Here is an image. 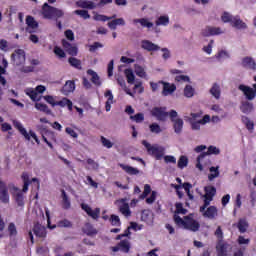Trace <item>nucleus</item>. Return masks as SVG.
Listing matches in <instances>:
<instances>
[{
	"instance_id": "33",
	"label": "nucleus",
	"mask_w": 256,
	"mask_h": 256,
	"mask_svg": "<svg viewBox=\"0 0 256 256\" xmlns=\"http://www.w3.org/2000/svg\"><path fill=\"white\" fill-rule=\"evenodd\" d=\"M120 25V26H125V19L123 18H117V19H114L110 22H108V27L109 29H111L112 31H115V29H117V26Z\"/></svg>"
},
{
	"instance_id": "25",
	"label": "nucleus",
	"mask_w": 256,
	"mask_h": 256,
	"mask_svg": "<svg viewBox=\"0 0 256 256\" xmlns=\"http://www.w3.org/2000/svg\"><path fill=\"white\" fill-rule=\"evenodd\" d=\"M171 187H173L176 190V192L183 188L187 193L189 199H193V195L191 194V189L193 185H191V183H184L182 186L177 184H171Z\"/></svg>"
},
{
	"instance_id": "45",
	"label": "nucleus",
	"mask_w": 256,
	"mask_h": 256,
	"mask_svg": "<svg viewBox=\"0 0 256 256\" xmlns=\"http://www.w3.org/2000/svg\"><path fill=\"white\" fill-rule=\"evenodd\" d=\"M87 74L90 75L91 81L94 83V85H101V79L99 78V75H97V72L88 70Z\"/></svg>"
},
{
	"instance_id": "40",
	"label": "nucleus",
	"mask_w": 256,
	"mask_h": 256,
	"mask_svg": "<svg viewBox=\"0 0 256 256\" xmlns=\"http://www.w3.org/2000/svg\"><path fill=\"white\" fill-rule=\"evenodd\" d=\"M242 123L245 125V127L250 131V133H253V129H255V123L247 117V116H242Z\"/></svg>"
},
{
	"instance_id": "38",
	"label": "nucleus",
	"mask_w": 256,
	"mask_h": 256,
	"mask_svg": "<svg viewBox=\"0 0 256 256\" xmlns=\"http://www.w3.org/2000/svg\"><path fill=\"white\" fill-rule=\"evenodd\" d=\"M75 91V83L73 81H67L62 88V92L64 95L68 93H73Z\"/></svg>"
},
{
	"instance_id": "32",
	"label": "nucleus",
	"mask_w": 256,
	"mask_h": 256,
	"mask_svg": "<svg viewBox=\"0 0 256 256\" xmlns=\"http://www.w3.org/2000/svg\"><path fill=\"white\" fill-rule=\"evenodd\" d=\"M54 10H55V8L49 6V4L45 3L42 8L44 17L46 19H53V13H55Z\"/></svg>"
},
{
	"instance_id": "53",
	"label": "nucleus",
	"mask_w": 256,
	"mask_h": 256,
	"mask_svg": "<svg viewBox=\"0 0 256 256\" xmlns=\"http://www.w3.org/2000/svg\"><path fill=\"white\" fill-rule=\"evenodd\" d=\"M221 19L223 23H230V25H232L235 16L231 15V13L229 12H223V14L221 15Z\"/></svg>"
},
{
	"instance_id": "44",
	"label": "nucleus",
	"mask_w": 256,
	"mask_h": 256,
	"mask_svg": "<svg viewBox=\"0 0 256 256\" xmlns=\"http://www.w3.org/2000/svg\"><path fill=\"white\" fill-rule=\"evenodd\" d=\"M56 105L59 107H67L70 111H73V102L67 98H63L62 100L58 101Z\"/></svg>"
},
{
	"instance_id": "54",
	"label": "nucleus",
	"mask_w": 256,
	"mask_h": 256,
	"mask_svg": "<svg viewBox=\"0 0 256 256\" xmlns=\"http://www.w3.org/2000/svg\"><path fill=\"white\" fill-rule=\"evenodd\" d=\"M175 81H176V83H190L191 78H189V76H187V75L178 74L175 77Z\"/></svg>"
},
{
	"instance_id": "28",
	"label": "nucleus",
	"mask_w": 256,
	"mask_h": 256,
	"mask_svg": "<svg viewBox=\"0 0 256 256\" xmlns=\"http://www.w3.org/2000/svg\"><path fill=\"white\" fill-rule=\"evenodd\" d=\"M62 45L65 51H67L69 55H72V56L77 55V47L71 45V43H69L67 40H62Z\"/></svg>"
},
{
	"instance_id": "52",
	"label": "nucleus",
	"mask_w": 256,
	"mask_h": 256,
	"mask_svg": "<svg viewBox=\"0 0 256 256\" xmlns=\"http://www.w3.org/2000/svg\"><path fill=\"white\" fill-rule=\"evenodd\" d=\"M249 227V223H247V220L240 219L237 228L239 229L240 233H245L247 231V228Z\"/></svg>"
},
{
	"instance_id": "58",
	"label": "nucleus",
	"mask_w": 256,
	"mask_h": 256,
	"mask_svg": "<svg viewBox=\"0 0 256 256\" xmlns=\"http://www.w3.org/2000/svg\"><path fill=\"white\" fill-rule=\"evenodd\" d=\"M189 124H190L192 131H201V125H203L201 123V120H196V121L192 120L191 122H189Z\"/></svg>"
},
{
	"instance_id": "42",
	"label": "nucleus",
	"mask_w": 256,
	"mask_h": 256,
	"mask_svg": "<svg viewBox=\"0 0 256 256\" xmlns=\"http://www.w3.org/2000/svg\"><path fill=\"white\" fill-rule=\"evenodd\" d=\"M209 171H210V174L208 175L209 181H213L214 179H217V177H219V175L221 174L219 172V166H216V167L212 166L210 167Z\"/></svg>"
},
{
	"instance_id": "23",
	"label": "nucleus",
	"mask_w": 256,
	"mask_h": 256,
	"mask_svg": "<svg viewBox=\"0 0 256 256\" xmlns=\"http://www.w3.org/2000/svg\"><path fill=\"white\" fill-rule=\"evenodd\" d=\"M231 27H234V29H239L240 31H245V29H247V23L243 22L239 15H236L232 20Z\"/></svg>"
},
{
	"instance_id": "2",
	"label": "nucleus",
	"mask_w": 256,
	"mask_h": 256,
	"mask_svg": "<svg viewBox=\"0 0 256 256\" xmlns=\"http://www.w3.org/2000/svg\"><path fill=\"white\" fill-rule=\"evenodd\" d=\"M142 145L147 149L148 155H151L152 157H155L157 161H161L165 155V147L159 145V144H153L151 145L147 140L142 141Z\"/></svg>"
},
{
	"instance_id": "49",
	"label": "nucleus",
	"mask_w": 256,
	"mask_h": 256,
	"mask_svg": "<svg viewBox=\"0 0 256 256\" xmlns=\"http://www.w3.org/2000/svg\"><path fill=\"white\" fill-rule=\"evenodd\" d=\"M134 71L138 77L145 78L147 77V72H145V68H143L141 65L136 64L134 66Z\"/></svg>"
},
{
	"instance_id": "24",
	"label": "nucleus",
	"mask_w": 256,
	"mask_h": 256,
	"mask_svg": "<svg viewBox=\"0 0 256 256\" xmlns=\"http://www.w3.org/2000/svg\"><path fill=\"white\" fill-rule=\"evenodd\" d=\"M170 23L169 15L164 14L160 15L155 20V26L156 27H167Z\"/></svg>"
},
{
	"instance_id": "13",
	"label": "nucleus",
	"mask_w": 256,
	"mask_h": 256,
	"mask_svg": "<svg viewBox=\"0 0 256 256\" xmlns=\"http://www.w3.org/2000/svg\"><path fill=\"white\" fill-rule=\"evenodd\" d=\"M152 117H155L157 121H167L169 113L165 111V108L155 107L151 110Z\"/></svg>"
},
{
	"instance_id": "47",
	"label": "nucleus",
	"mask_w": 256,
	"mask_h": 256,
	"mask_svg": "<svg viewBox=\"0 0 256 256\" xmlns=\"http://www.w3.org/2000/svg\"><path fill=\"white\" fill-rule=\"evenodd\" d=\"M117 82L127 95H130V97H135V94H133L131 90L127 88V85L125 84V80L123 78H118Z\"/></svg>"
},
{
	"instance_id": "10",
	"label": "nucleus",
	"mask_w": 256,
	"mask_h": 256,
	"mask_svg": "<svg viewBox=\"0 0 256 256\" xmlns=\"http://www.w3.org/2000/svg\"><path fill=\"white\" fill-rule=\"evenodd\" d=\"M246 100H242L240 102V111L241 113H244V115H251V113H253V111H255V105L253 104V100H248L247 98H245Z\"/></svg>"
},
{
	"instance_id": "12",
	"label": "nucleus",
	"mask_w": 256,
	"mask_h": 256,
	"mask_svg": "<svg viewBox=\"0 0 256 256\" xmlns=\"http://www.w3.org/2000/svg\"><path fill=\"white\" fill-rule=\"evenodd\" d=\"M225 31H223L219 27L207 26L201 31L202 37H211L213 35H223Z\"/></svg>"
},
{
	"instance_id": "20",
	"label": "nucleus",
	"mask_w": 256,
	"mask_h": 256,
	"mask_svg": "<svg viewBox=\"0 0 256 256\" xmlns=\"http://www.w3.org/2000/svg\"><path fill=\"white\" fill-rule=\"evenodd\" d=\"M0 201L6 204L9 203V190L3 181H0Z\"/></svg>"
},
{
	"instance_id": "56",
	"label": "nucleus",
	"mask_w": 256,
	"mask_h": 256,
	"mask_svg": "<svg viewBox=\"0 0 256 256\" xmlns=\"http://www.w3.org/2000/svg\"><path fill=\"white\" fill-rule=\"evenodd\" d=\"M43 99H44V101H46V103H48L52 107L57 106L58 101L56 100V97L51 96V95H46V96H43Z\"/></svg>"
},
{
	"instance_id": "41",
	"label": "nucleus",
	"mask_w": 256,
	"mask_h": 256,
	"mask_svg": "<svg viewBox=\"0 0 256 256\" xmlns=\"http://www.w3.org/2000/svg\"><path fill=\"white\" fill-rule=\"evenodd\" d=\"M83 231L89 237H93V235H97V229L93 227V225L87 223L83 227Z\"/></svg>"
},
{
	"instance_id": "34",
	"label": "nucleus",
	"mask_w": 256,
	"mask_h": 256,
	"mask_svg": "<svg viewBox=\"0 0 256 256\" xmlns=\"http://www.w3.org/2000/svg\"><path fill=\"white\" fill-rule=\"evenodd\" d=\"M210 94L216 99H221V86L217 83H214L210 88Z\"/></svg>"
},
{
	"instance_id": "3",
	"label": "nucleus",
	"mask_w": 256,
	"mask_h": 256,
	"mask_svg": "<svg viewBox=\"0 0 256 256\" xmlns=\"http://www.w3.org/2000/svg\"><path fill=\"white\" fill-rule=\"evenodd\" d=\"M47 91V87L38 85L35 88L28 87L24 89L25 95L31 99V101H41V95Z\"/></svg>"
},
{
	"instance_id": "18",
	"label": "nucleus",
	"mask_w": 256,
	"mask_h": 256,
	"mask_svg": "<svg viewBox=\"0 0 256 256\" xmlns=\"http://www.w3.org/2000/svg\"><path fill=\"white\" fill-rule=\"evenodd\" d=\"M141 47L148 52H154V51H160L161 47L155 43H153L151 40H142L141 41Z\"/></svg>"
},
{
	"instance_id": "31",
	"label": "nucleus",
	"mask_w": 256,
	"mask_h": 256,
	"mask_svg": "<svg viewBox=\"0 0 256 256\" xmlns=\"http://www.w3.org/2000/svg\"><path fill=\"white\" fill-rule=\"evenodd\" d=\"M119 167H121V169H123L125 171V173H127V175H139L140 171L139 169L132 167L130 165L127 164H118Z\"/></svg>"
},
{
	"instance_id": "61",
	"label": "nucleus",
	"mask_w": 256,
	"mask_h": 256,
	"mask_svg": "<svg viewBox=\"0 0 256 256\" xmlns=\"http://www.w3.org/2000/svg\"><path fill=\"white\" fill-rule=\"evenodd\" d=\"M130 119L135 121V123H143V121H145V115H143V113H138L134 116H130Z\"/></svg>"
},
{
	"instance_id": "17",
	"label": "nucleus",
	"mask_w": 256,
	"mask_h": 256,
	"mask_svg": "<svg viewBox=\"0 0 256 256\" xmlns=\"http://www.w3.org/2000/svg\"><path fill=\"white\" fill-rule=\"evenodd\" d=\"M159 83L163 85V88H162L163 97H169V95H173L174 91H177V86H175V84H171L165 81H159Z\"/></svg>"
},
{
	"instance_id": "46",
	"label": "nucleus",
	"mask_w": 256,
	"mask_h": 256,
	"mask_svg": "<svg viewBox=\"0 0 256 256\" xmlns=\"http://www.w3.org/2000/svg\"><path fill=\"white\" fill-rule=\"evenodd\" d=\"M124 75L126 76L127 82L130 85H133V83H135V74L133 73L132 69H126L124 71Z\"/></svg>"
},
{
	"instance_id": "43",
	"label": "nucleus",
	"mask_w": 256,
	"mask_h": 256,
	"mask_svg": "<svg viewBox=\"0 0 256 256\" xmlns=\"http://www.w3.org/2000/svg\"><path fill=\"white\" fill-rule=\"evenodd\" d=\"M184 97H187V99H191V97L195 96V88L191 85H186L183 90Z\"/></svg>"
},
{
	"instance_id": "15",
	"label": "nucleus",
	"mask_w": 256,
	"mask_h": 256,
	"mask_svg": "<svg viewBox=\"0 0 256 256\" xmlns=\"http://www.w3.org/2000/svg\"><path fill=\"white\" fill-rule=\"evenodd\" d=\"M211 160H209V156L206 152L201 153L197 157L196 169L203 171L204 167L209 165Z\"/></svg>"
},
{
	"instance_id": "35",
	"label": "nucleus",
	"mask_w": 256,
	"mask_h": 256,
	"mask_svg": "<svg viewBox=\"0 0 256 256\" xmlns=\"http://www.w3.org/2000/svg\"><path fill=\"white\" fill-rule=\"evenodd\" d=\"M242 65H243V67H246L247 69H252V70L256 69L255 60H253V58H251V57L243 58Z\"/></svg>"
},
{
	"instance_id": "16",
	"label": "nucleus",
	"mask_w": 256,
	"mask_h": 256,
	"mask_svg": "<svg viewBox=\"0 0 256 256\" xmlns=\"http://www.w3.org/2000/svg\"><path fill=\"white\" fill-rule=\"evenodd\" d=\"M81 208L92 219H99V215L101 214V209L100 208H95L93 210V209H91V206H89V204H86V203H82Z\"/></svg>"
},
{
	"instance_id": "62",
	"label": "nucleus",
	"mask_w": 256,
	"mask_h": 256,
	"mask_svg": "<svg viewBox=\"0 0 256 256\" xmlns=\"http://www.w3.org/2000/svg\"><path fill=\"white\" fill-rule=\"evenodd\" d=\"M100 141H101L103 147H106V149H111V147H113V142H111V140L105 138V136H101Z\"/></svg>"
},
{
	"instance_id": "37",
	"label": "nucleus",
	"mask_w": 256,
	"mask_h": 256,
	"mask_svg": "<svg viewBox=\"0 0 256 256\" xmlns=\"http://www.w3.org/2000/svg\"><path fill=\"white\" fill-rule=\"evenodd\" d=\"M141 219L147 223V225H151L153 223V213L149 210H145L142 212Z\"/></svg>"
},
{
	"instance_id": "64",
	"label": "nucleus",
	"mask_w": 256,
	"mask_h": 256,
	"mask_svg": "<svg viewBox=\"0 0 256 256\" xmlns=\"http://www.w3.org/2000/svg\"><path fill=\"white\" fill-rule=\"evenodd\" d=\"M73 224H71V221L67 220V219H64V220H60L58 223H57V226L58 227H65V228H69V227H72Z\"/></svg>"
},
{
	"instance_id": "57",
	"label": "nucleus",
	"mask_w": 256,
	"mask_h": 256,
	"mask_svg": "<svg viewBox=\"0 0 256 256\" xmlns=\"http://www.w3.org/2000/svg\"><path fill=\"white\" fill-rule=\"evenodd\" d=\"M115 17H116L115 15L112 16V17H107L105 15L96 14V15L93 16V19H94V21H103V22H105V21H111V19H115Z\"/></svg>"
},
{
	"instance_id": "14",
	"label": "nucleus",
	"mask_w": 256,
	"mask_h": 256,
	"mask_svg": "<svg viewBox=\"0 0 256 256\" xmlns=\"http://www.w3.org/2000/svg\"><path fill=\"white\" fill-rule=\"evenodd\" d=\"M130 249L131 242H129V240H122L116 246L111 248L113 253H117V251H122V253H129Z\"/></svg>"
},
{
	"instance_id": "5",
	"label": "nucleus",
	"mask_w": 256,
	"mask_h": 256,
	"mask_svg": "<svg viewBox=\"0 0 256 256\" xmlns=\"http://www.w3.org/2000/svg\"><path fill=\"white\" fill-rule=\"evenodd\" d=\"M238 91H240L248 101H255L256 99V83L251 86L245 84L238 85Z\"/></svg>"
},
{
	"instance_id": "21",
	"label": "nucleus",
	"mask_w": 256,
	"mask_h": 256,
	"mask_svg": "<svg viewBox=\"0 0 256 256\" xmlns=\"http://www.w3.org/2000/svg\"><path fill=\"white\" fill-rule=\"evenodd\" d=\"M133 25H140L141 27H145L146 29H152L155 26L149 18H136L132 21Z\"/></svg>"
},
{
	"instance_id": "60",
	"label": "nucleus",
	"mask_w": 256,
	"mask_h": 256,
	"mask_svg": "<svg viewBox=\"0 0 256 256\" xmlns=\"http://www.w3.org/2000/svg\"><path fill=\"white\" fill-rule=\"evenodd\" d=\"M229 57H230L229 52H227L225 50H221L216 55V59H218L219 61H225V59H229Z\"/></svg>"
},
{
	"instance_id": "36",
	"label": "nucleus",
	"mask_w": 256,
	"mask_h": 256,
	"mask_svg": "<svg viewBox=\"0 0 256 256\" xmlns=\"http://www.w3.org/2000/svg\"><path fill=\"white\" fill-rule=\"evenodd\" d=\"M76 5L82 9H95V3L89 0H80L76 2Z\"/></svg>"
},
{
	"instance_id": "9",
	"label": "nucleus",
	"mask_w": 256,
	"mask_h": 256,
	"mask_svg": "<svg viewBox=\"0 0 256 256\" xmlns=\"http://www.w3.org/2000/svg\"><path fill=\"white\" fill-rule=\"evenodd\" d=\"M205 195H203L205 207H209L211 205V202L213 201V197H215V194L217 193V189L213 186H206L204 188Z\"/></svg>"
},
{
	"instance_id": "39",
	"label": "nucleus",
	"mask_w": 256,
	"mask_h": 256,
	"mask_svg": "<svg viewBox=\"0 0 256 256\" xmlns=\"http://www.w3.org/2000/svg\"><path fill=\"white\" fill-rule=\"evenodd\" d=\"M61 197H62V207L64 209H71V200H69V196H67V192L65 190L61 191Z\"/></svg>"
},
{
	"instance_id": "7",
	"label": "nucleus",
	"mask_w": 256,
	"mask_h": 256,
	"mask_svg": "<svg viewBox=\"0 0 256 256\" xmlns=\"http://www.w3.org/2000/svg\"><path fill=\"white\" fill-rule=\"evenodd\" d=\"M25 50H15L11 55V61L13 65L16 67H21V65H25Z\"/></svg>"
},
{
	"instance_id": "51",
	"label": "nucleus",
	"mask_w": 256,
	"mask_h": 256,
	"mask_svg": "<svg viewBox=\"0 0 256 256\" xmlns=\"http://www.w3.org/2000/svg\"><path fill=\"white\" fill-rule=\"evenodd\" d=\"M150 133H155V135H159V133H163V128L158 123H152L149 125Z\"/></svg>"
},
{
	"instance_id": "11",
	"label": "nucleus",
	"mask_w": 256,
	"mask_h": 256,
	"mask_svg": "<svg viewBox=\"0 0 256 256\" xmlns=\"http://www.w3.org/2000/svg\"><path fill=\"white\" fill-rule=\"evenodd\" d=\"M207 206L200 207V213H203V216L206 217L207 219H215V217H217V215H219V210L217 209V207L215 206H210L208 207L206 210Z\"/></svg>"
},
{
	"instance_id": "19",
	"label": "nucleus",
	"mask_w": 256,
	"mask_h": 256,
	"mask_svg": "<svg viewBox=\"0 0 256 256\" xmlns=\"http://www.w3.org/2000/svg\"><path fill=\"white\" fill-rule=\"evenodd\" d=\"M129 229H133V231H141V229H143V225H139L137 222H131L128 229L123 234L118 235L116 240L119 241L122 237H129L131 235Z\"/></svg>"
},
{
	"instance_id": "27",
	"label": "nucleus",
	"mask_w": 256,
	"mask_h": 256,
	"mask_svg": "<svg viewBox=\"0 0 256 256\" xmlns=\"http://www.w3.org/2000/svg\"><path fill=\"white\" fill-rule=\"evenodd\" d=\"M33 233L34 235H36V237H40V238L47 237V229L41 224H36L34 226Z\"/></svg>"
},
{
	"instance_id": "55",
	"label": "nucleus",
	"mask_w": 256,
	"mask_h": 256,
	"mask_svg": "<svg viewBox=\"0 0 256 256\" xmlns=\"http://www.w3.org/2000/svg\"><path fill=\"white\" fill-rule=\"evenodd\" d=\"M189 165V159L187 156H181L178 160V167L179 169H185Z\"/></svg>"
},
{
	"instance_id": "1",
	"label": "nucleus",
	"mask_w": 256,
	"mask_h": 256,
	"mask_svg": "<svg viewBox=\"0 0 256 256\" xmlns=\"http://www.w3.org/2000/svg\"><path fill=\"white\" fill-rule=\"evenodd\" d=\"M187 210L183 208V204H176V211L174 214V223L180 229H187L188 231H199V222L193 219V215L185 216L181 218L179 215H185Z\"/></svg>"
},
{
	"instance_id": "22",
	"label": "nucleus",
	"mask_w": 256,
	"mask_h": 256,
	"mask_svg": "<svg viewBox=\"0 0 256 256\" xmlns=\"http://www.w3.org/2000/svg\"><path fill=\"white\" fill-rule=\"evenodd\" d=\"M26 25H27L26 31L28 33H35V31H37V27H39V23L35 21V18H33V16H27Z\"/></svg>"
},
{
	"instance_id": "29",
	"label": "nucleus",
	"mask_w": 256,
	"mask_h": 256,
	"mask_svg": "<svg viewBox=\"0 0 256 256\" xmlns=\"http://www.w3.org/2000/svg\"><path fill=\"white\" fill-rule=\"evenodd\" d=\"M104 96L106 97L107 101L105 103V109L107 112L111 111V105H113L114 101V96H113V92H111V90H106V92L104 93Z\"/></svg>"
},
{
	"instance_id": "59",
	"label": "nucleus",
	"mask_w": 256,
	"mask_h": 256,
	"mask_svg": "<svg viewBox=\"0 0 256 256\" xmlns=\"http://www.w3.org/2000/svg\"><path fill=\"white\" fill-rule=\"evenodd\" d=\"M110 223L111 225H113L114 227H119L121 225V219L119 218V216L112 214L110 216Z\"/></svg>"
},
{
	"instance_id": "8",
	"label": "nucleus",
	"mask_w": 256,
	"mask_h": 256,
	"mask_svg": "<svg viewBox=\"0 0 256 256\" xmlns=\"http://www.w3.org/2000/svg\"><path fill=\"white\" fill-rule=\"evenodd\" d=\"M115 205L118 206V210L124 217H131V208H129L127 198L116 200Z\"/></svg>"
},
{
	"instance_id": "26",
	"label": "nucleus",
	"mask_w": 256,
	"mask_h": 256,
	"mask_svg": "<svg viewBox=\"0 0 256 256\" xmlns=\"http://www.w3.org/2000/svg\"><path fill=\"white\" fill-rule=\"evenodd\" d=\"M231 249V246L229 244L224 242H219L216 246V251L218 256H227V251Z\"/></svg>"
},
{
	"instance_id": "4",
	"label": "nucleus",
	"mask_w": 256,
	"mask_h": 256,
	"mask_svg": "<svg viewBox=\"0 0 256 256\" xmlns=\"http://www.w3.org/2000/svg\"><path fill=\"white\" fill-rule=\"evenodd\" d=\"M13 125L19 131V133L24 136V139L26 141H31V137H32V139H34L37 145L41 143L39 141V138L37 137V134L33 130H29V132H27V129L23 127V124L21 122L17 120H13Z\"/></svg>"
},
{
	"instance_id": "48",
	"label": "nucleus",
	"mask_w": 256,
	"mask_h": 256,
	"mask_svg": "<svg viewBox=\"0 0 256 256\" xmlns=\"http://www.w3.org/2000/svg\"><path fill=\"white\" fill-rule=\"evenodd\" d=\"M35 109H37V111H42V113H46L47 115H51V110L49 109V106H47L46 104L36 103Z\"/></svg>"
},
{
	"instance_id": "63",
	"label": "nucleus",
	"mask_w": 256,
	"mask_h": 256,
	"mask_svg": "<svg viewBox=\"0 0 256 256\" xmlns=\"http://www.w3.org/2000/svg\"><path fill=\"white\" fill-rule=\"evenodd\" d=\"M69 63L72 67H75V69H81V60L77 58H69Z\"/></svg>"
},
{
	"instance_id": "50",
	"label": "nucleus",
	"mask_w": 256,
	"mask_h": 256,
	"mask_svg": "<svg viewBox=\"0 0 256 256\" xmlns=\"http://www.w3.org/2000/svg\"><path fill=\"white\" fill-rule=\"evenodd\" d=\"M211 111H214L215 113L221 115V119H225V117H227V112H224L223 108H221V106H219L218 104L212 105Z\"/></svg>"
},
{
	"instance_id": "30",
	"label": "nucleus",
	"mask_w": 256,
	"mask_h": 256,
	"mask_svg": "<svg viewBox=\"0 0 256 256\" xmlns=\"http://www.w3.org/2000/svg\"><path fill=\"white\" fill-rule=\"evenodd\" d=\"M173 129L174 132L176 133V135H181V133H183V119L181 118H177L176 120H173Z\"/></svg>"
},
{
	"instance_id": "6",
	"label": "nucleus",
	"mask_w": 256,
	"mask_h": 256,
	"mask_svg": "<svg viewBox=\"0 0 256 256\" xmlns=\"http://www.w3.org/2000/svg\"><path fill=\"white\" fill-rule=\"evenodd\" d=\"M8 189L17 205H19V207H22V205H24L25 197L23 196V192L21 191V189L15 186V184H9Z\"/></svg>"
}]
</instances>
